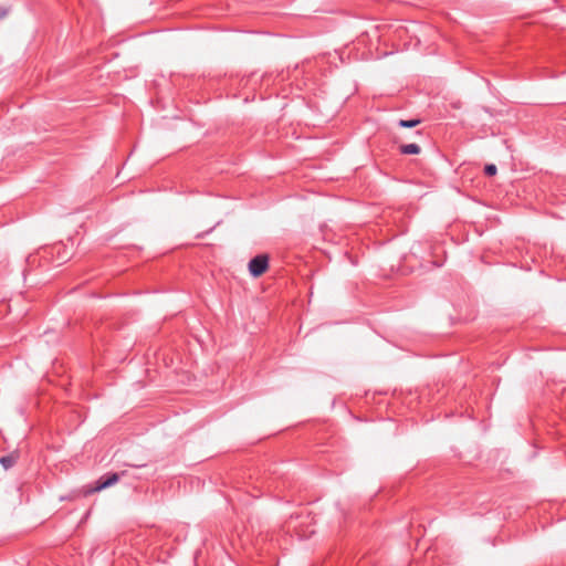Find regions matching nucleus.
I'll return each instance as SVG.
<instances>
[{
    "label": "nucleus",
    "instance_id": "f257e3e1",
    "mask_svg": "<svg viewBox=\"0 0 566 566\" xmlns=\"http://www.w3.org/2000/svg\"><path fill=\"white\" fill-rule=\"evenodd\" d=\"M119 480V474L118 473H106L104 475H102L95 483L94 485H86V486H83L82 489V494L84 496H88L95 492H98V491H102L106 488H109L112 485H114L115 483H117Z\"/></svg>",
    "mask_w": 566,
    "mask_h": 566
},
{
    "label": "nucleus",
    "instance_id": "f03ea898",
    "mask_svg": "<svg viewBox=\"0 0 566 566\" xmlns=\"http://www.w3.org/2000/svg\"><path fill=\"white\" fill-rule=\"evenodd\" d=\"M269 269V255L259 254L249 262V272L253 277L263 275Z\"/></svg>",
    "mask_w": 566,
    "mask_h": 566
},
{
    "label": "nucleus",
    "instance_id": "7ed1b4c3",
    "mask_svg": "<svg viewBox=\"0 0 566 566\" xmlns=\"http://www.w3.org/2000/svg\"><path fill=\"white\" fill-rule=\"evenodd\" d=\"M17 460H18V455L14 454V453H11V454L1 457L0 458V463L2 464V467L6 470H8V469L12 468L17 463Z\"/></svg>",
    "mask_w": 566,
    "mask_h": 566
},
{
    "label": "nucleus",
    "instance_id": "20e7f679",
    "mask_svg": "<svg viewBox=\"0 0 566 566\" xmlns=\"http://www.w3.org/2000/svg\"><path fill=\"white\" fill-rule=\"evenodd\" d=\"M420 147L417 144H407L400 146V151L405 155H417L420 153Z\"/></svg>",
    "mask_w": 566,
    "mask_h": 566
},
{
    "label": "nucleus",
    "instance_id": "39448f33",
    "mask_svg": "<svg viewBox=\"0 0 566 566\" xmlns=\"http://www.w3.org/2000/svg\"><path fill=\"white\" fill-rule=\"evenodd\" d=\"M420 124V119H400L399 126L403 128H412Z\"/></svg>",
    "mask_w": 566,
    "mask_h": 566
},
{
    "label": "nucleus",
    "instance_id": "423d86ee",
    "mask_svg": "<svg viewBox=\"0 0 566 566\" xmlns=\"http://www.w3.org/2000/svg\"><path fill=\"white\" fill-rule=\"evenodd\" d=\"M484 171L488 176H494L497 171L496 166L493 164L486 165Z\"/></svg>",
    "mask_w": 566,
    "mask_h": 566
}]
</instances>
